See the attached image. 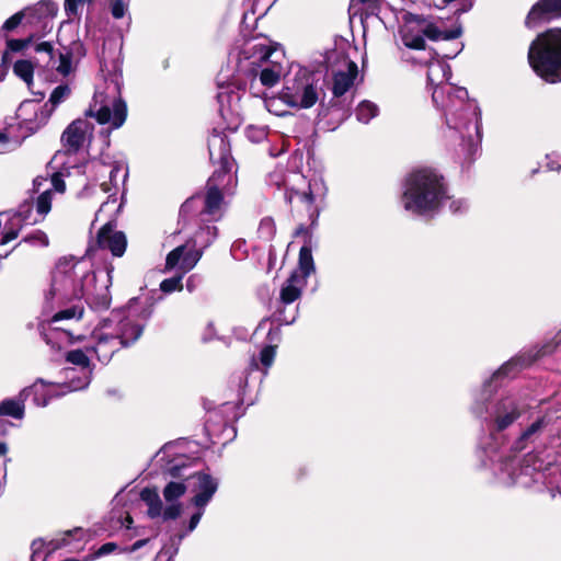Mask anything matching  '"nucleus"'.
I'll list each match as a JSON object with an SVG mask.
<instances>
[{"label":"nucleus","mask_w":561,"mask_h":561,"mask_svg":"<svg viewBox=\"0 0 561 561\" xmlns=\"http://www.w3.org/2000/svg\"><path fill=\"white\" fill-rule=\"evenodd\" d=\"M113 267L95 273L89 259L61 257L53 272L47 301H70L85 298L95 310H106L112 301L110 286Z\"/></svg>","instance_id":"nucleus-1"},{"label":"nucleus","mask_w":561,"mask_h":561,"mask_svg":"<svg viewBox=\"0 0 561 561\" xmlns=\"http://www.w3.org/2000/svg\"><path fill=\"white\" fill-rule=\"evenodd\" d=\"M285 55L266 37L247 41L237 56V70L240 73L259 76L262 85L272 88L285 75Z\"/></svg>","instance_id":"nucleus-2"},{"label":"nucleus","mask_w":561,"mask_h":561,"mask_svg":"<svg viewBox=\"0 0 561 561\" xmlns=\"http://www.w3.org/2000/svg\"><path fill=\"white\" fill-rule=\"evenodd\" d=\"M434 104L443 110L445 121L450 129L456 130L470 145L482 138L481 110L474 100H469L465 88L455 90V95L445 100V89L432 93Z\"/></svg>","instance_id":"nucleus-3"},{"label":"nucleus","mask_w":561,"mask_h":561,"mask_svg":"<svg viewBox=\"0 0 561 561\" xmlns=\"http://www.w3.org/2000/svg\"><path fill=\"white\" fill-rule=\"evenodd\" d=\"M210 160L219 164L207 182L205 195V213L218 219L222 216L225 202L224 194H231L237 185V178L232 172L233 160L230 156V146L220 134H213L208 139Z\"/></svg>","instance_id":"nucleus-4"},{"label":"nucleus","mask_w":561,"mask_h":561,"mask_svg":"<svg viewBox=\"0 0 561 561\" xmlns=\"http://www.w3.org/2000/svg\"><path fill=\"white\" fill-rule=\"evenodd\" d=\"M448 198L444 178L433 169L411 173L404 183L402 205L413 214L430 216Z\"/></svg>","instance_id":"nucleus-5"},{"label":"nucleus","mask_w":561,"mask_h":561,"mask_svg":"<svg viewBox=\"0 0 561 561\" xmlns=\"http://www.w3.org/2000/svg\"><path fill=\"white\" fill-rule=\"evenodd\" d=\"M141 334L140 324L122 311H113L93 330L90 350L95 353L101 363L106 364L121 347L135 343Z\"/></svg>","instance_id":"nucleus-6"},{"label":"nucleus","mask_w":561,"mask_h":561,"mask_svg":"<svg viewBox=\"0 0 561 561\" xmlns=\"http://www.w3.org/2000/svg\"><path fill=\"white\" fill-rule=\"evenodd\" d=\"M528 61L545 81L561 82V28L553 27L540 33L529 46Z\"/></svg>","instance_id":"nucleus-7"},{"label":"nucleus","mask_w":561,"mask_h":561,"mask_svg":"<svg viewBox=\"0 0 561 561\" xmlns=\"http://www.w3.org/2000/svg\"><path fill=\"white\" fill-rule=\"evenodd\" d=\"M85 114L112 129L122 127L127 118V106L121 98L118 82H106L103 90L98 89Z\"/></svg>","instance_id":"nucleus-8"},{"label":"nucleus","mask_w":561,"mask_h":561,"mask_svg":"<svg viewBox=\"0 0 561 561\" xmlns=\"http://www.w3.org/2000/svg\"><path fill=\"white\" fill-rule=\"evenodd\" d=\"M322 92L319 78L306 68H299L293 78L286 80L279 100L295 108H310Z\"/></svg>","instance_id":"nucleus-9"},{"label":"nucleus","mask_w":561,"mask_h":561,"mask_svg":"<svg viewBox=\"0 0 561 561\" xmlns=\"http://www.w3.org/2000/svg\"><path fill=\"white\" fill-rule=\"evenodd\" d=\"M187 466L183 459H178L176 462L168 468V473L175 479H185L188 489L195 493L192 499V504L195 507H206L217 491V481L205 472H197L194 474L186 473Z\"/></svg>","instance_id":"nucleus-10"},{"label":"nucleus","mask_w":561,"mask_h":561,"mask_svg":"<svg viewBox=\"0 0 561 561\" xmlns=\"http://www.w3.org/2000/svg\"><path fill=\"white\" fill-rule=\"evenodd\" d=\"M51 116V110L48 105L41 104L35 100L23 101L10 121H15V126L24 138L36 133L47 124Z\"/></svg>","instance_id":"nucleus-11"},{"label":"nucleus","mask_w":561,"mask_h":561,"mask_svg":"<svg viewBox=\"0 0 561 561\" xmlns=\"http://www.w3.org/2000/svg\"><path fill=\"white\" fill-rule=\"evenodd\" d=\"M90 382L89 371H84L83 376L72 379L70 383L47 382L44 379H37L31 387L34 392V402L38 407H46L50 399L85 388Z\"/></svg>","instance_id":"nucleus-12"},{"label":"nucleus","mask_w":561,"mask_h":561,"mask_svg":"<svg viewBox=\"0 0 561 561\" xmlns=\"http://www.w3.org/2000/svg\"><path fill=\"white\" fill-rule=\"evenodd\" d=\"M51 209V190L45 188L34 201L21 204L12 216L13 225L32 226L42 222Z\"/></svg>","instance_id":"nucleus-13"},{"label":"nucleus","mask_w":561,"mask_h":561,"mask_svg":"<svg viewBox=\"0 0 561 561\" xmlns=\"http://www.w3.org/2000/svg\"><path fill=\"white\" fill-rule=\"evenodd\" d=\"M202 255L203 252L195 244L179 245L167 255L164 272L178 271L185 275L197 265Z\"/></svg>","instance_id":"nucleus-14"},{"label":"nucleus","mask_w":561,"mask_h":561,"mask_svg":"<svg viewBox=\"0 0 561 561\" xmlns=\"http://www.w3.org/2000/svg\"><path fill=\"white\" fill-rule=\"evenodd\" d=\"M56 13V7L49 1H39L34 5L26 7L23 10L14 13L2 24V31L11 32L15 30L25 20L26 23L33 24L36 21L53 18Z\"/></svg>","instance_id":"nucleus-15"},{"label":"nucleus","mask_w":561,"mask_h":561,"mask_svg":"<svg viewBox=\"0 0 561 561\" xmlns=\"http://www.w3.org/2000/svg\"><path fill=\"white\" fill-rule=\"evenodd\" d=\"M93 126L87 119L73 121L62 133L61 141L68 152L75 153L92 137Z\"/></svg>","instance_id":"nucleus-16"},{"label":"nucleus","mask_w":561,"mask_h":561,"mask_svg":"<svg viewBox=\"0 0 561 561\" xmlns=\"http://www.w3.org/2000/svg\"><path fill=\"white\" fill-rule=\"evenodd\" d=\"M119 172H123V179L126 178L127 173L122 164H107L101 160H91L83 165V173L92 176L93 180L99 181L105 174H108L110 181H102L100 188L103 193H110L112 185L115 184L116 176Z\"/></svg>","instance_id":"nucleus-17"},{"label":"nucleus","mask_w":561,"mask_h":561,"mask_svg":"<svg viewBox=\"0 0 561 561\" xmlns=\"http://www.w3.org/2000/svg\"><path fill=\"white\" fill-rule=\"evenodd\" d=\"M96 245L108 250L113 256L121 257L126 251L127 239L125 233L116 230L112 222H106L98 232Z\"/></svg>","instance_id":"nucleus-18"},{"label":"nucleus","mask_w":561,"mask_h":561,"mask_svg":"<svg viewBox=\"0 0 561 561\" xmlns=\"http://www.w3.org/2000/svg\"><path fill=\"white\" fill-rule=\"evenodd\" d=\"M188 489L182 481H170L163 489L162 495L167 502L163 511V520L176 519L183 512V505L179 501Z\"/></svg>","instance_id":"nucleus-19"},{"label":"nucleus","mask_w":561,"mask_h":561,"mask_svg":"<svg viewBox=\"0 0 561 561\" xmlns=\"http://www.w3.org/2000/svg\"><path fill=\"white\" fill-rule=\"evenodd\" d=\"M491 415L493 417L495 428L497 431H503L519 417L520 410L516 400L507 397L493 404Z\"/></svg>","instance_id":"nucleus-20"},{"label":"nucleus","mask_w":561,"mask_h":561,"mask_svg":"<svg viewBox=\"0 0 561 561\" xmlns=\"http://www.w3.org/2000/svg\"><path fill=\"white\" fill-rule=\"evenodd\" d=\"M401 39L403 44L412 49H424L425 41L420 15L405 13L403 15V24L400 28Z\"/></svg>","instance_id":"nucleus-21"},{"label":"nucleus","mask_w":561,"mask_h":561,"mask_svg":"<svg viewBox=\"0 0 561 561\" xmlns=\"http://www.w3.org/2000/svg\"><path fill=\"white\" fill-rule=\"evenodd\" d=\"M451 76V70L448 64L439 59H433L428 64L427 80L436 89H445V100L455 95V90L459 87H453L445 83Z\"/></svg>","instance_id":"nucleus-22"},{"label":"nucleus","mask_w":561,"mask_h":561,"mask_svg":"<svg viewBox=\"0 0 561 561\" xmlns=\"http://www.w3.org/2000/svg\"><path fill=\"white\" fill-rule=\"evenodd\" d=\"M557 16H561V0H539L529 11L525 23L528 27H535Z\"/></svg>","instance_id":"nucleus-23"},{"label":"nucleus","mask_w":561,"mask_h":561,"mask_svg":"<svg viewBox=\"0 0 561 561\" xmlns=\"http://www.w3.org/2000/svg\"><path fill=\"white\" fill-rule=\"evenodd\" d=\"M241 93L232 84H219V92L217 93V101L219 104V112L222 117L237 114L240 108Z\"/></svg>","instance_id":"nucleus-24"},{"label":"nucleus","mask_w":561,"mask_h":561,"mask_svg":"<svg viewBox=\"0 0 561 561\" xmlns=\"http://www.w3.org/2000/svg\"><path fill=\"white\" fill-rule=\"evenodd\" d=\"M358 69L354 61L345 60V70H340L334 75L332 92L334 96H342L354 84Z\"/></svg>","instance_id":"nucleus-25"},{"label":"nucleus","mask_w":561,"mask_h":561,"mask_svg":"<svg viewBox=\"0 0 561 561\" xmlns=\"http://www.w3.org/2000/svg\"><path fill=\"white\" fill-rule=\"evenodd\" d=\"M307 280L304 276H299L294 271L280 287L279 297L283 304H291L300 298L302 289L306 287Z\"/></svg>","instance_id":"nucleus-26"},{"label":"nucleus","mask_w":561,"mask_h":561,"mask_svg":"<svg viewBox=\"0 0 561 561\" xmlns=\"http://www.w3.org/2000/svg\"><path fill=\"white\" fill-rule=\"evenodd\" d=\"M420 23L423 26L424 36L431 41H448L460 36L461 30H440L435 23L431 22L426 18L420 15Z\"/></svg>","instance_id":"nucleus-27"},{"label":"nucleus","mask_w":561,"mask_h":561,"mask_svg":"<svg viewBox=\"0 0 561 561\" xmlns=\"http://www.w3.org/2000/svg\"><path fill=\"white\" fill-rule=\"evenodd\" d=\"M25 138L15 124L7 122L4 129H0V151H9L18 148Z\"/></svg>","instance_id":"nucleus-28"},{"label":"nucleus","mask_w":561,"mask_h":561,"mask_svg":"<svg viewBox=\"0 0 561 561\" xmlns=\"http://www.w3.org/2000/svg\"><path fill=\"white\" fill-rule=\"evenodd\" d=\"M327 192L325 184L322 179L314 178L309 181L308 192L295 193V196L307 206H312L318 198H323Z\"/></svg>","instance_id":"nucleus-29"},{"label":"nucleus","mask_w":561,"mask_h":561,"mask_svg":"<svg viewBox=\"0 0 561 561\" xmlns=\"http://www.w3.org/2000/svg\"><path fill=\"white\" fill-rule=\"evenodd\" d=\"M33 188L34 192L37 194L43 192L45 188H50L53 198L55 193L62 194L65 192L66 184L61 175L55 173L50 179L45 176H37L36 179H34Z\"/></svg>","instance_id":"nucleus-30"},{"label":"nucleus","mask_w":561,"mask_h":561,"mask_svg":"<svg viewBox=\"0 0 561 561\" xmlns=\"http://www.w3.org/2000/svg\"><path fill=\"white\" fill-rule=\"evenodd\" d=\"M140 499L148 506V515L151 518H156L159 516L163 517L164 507L162 505V501L160 499L159 493L154 489L146 488L140 492Z\"/></svg>","instance_id":"nucleus-31"},{"label":"nucleus","mask_w":561,"mask_h":561,"mask_svg":"<svg viewBox=\"0 0 561 561\" xmlns=\"http://www.w3.org/2000/svg\"><path fill=\"white\" fill-rule=\"evenodd\" d=\"M378 114V105L368 100L359 102L355 108L356 119L362 124H368L373 118L377 117Z\"/></svg>","instance_id":"nucleus-32"},{"label":"nucleus","mask_w":561,"mask_h":561,"mask_svg":"<svg viewBox=\"0 0 561 561\" xmlns=\"http://www.w3.org/2000/svg\"><path fill=\"white\" fill-rule=\"evenodd\" d=\"M296 271L299 273V276H304L306 280L314 272L311 249L307 245H304L299 251L298 270Z\"/></svg>","instance_id":"nucleus-33"},{"label":"nucleus","mask_w":561,"mask_h":561,"mask_svg":"<svg viewBox=\"0 0 561 561\" xmlns=\"http://www.w3.org/2000/svg\"><path fill=\"white\" fill-rule=\"evenodd\" d=\"M71 95V88L69 84L64 83L57 85L50 93L49 99L44 105H48V108L51 110V114L56 110L58 105L66 102Z\"/></svg>","instance_id":"nucleus-34"},{"label":"nucleus","mask_w":561,"mask_h":561,"mask_svg":"<svg viewBox=\"0 0 561 561\" xmlns=\"http://www.w3.org/2000/svg\"><path fill=\"white\" fill-rule=\"evenodd\" d=\"M70 537H71L70 533L66 534L65 537L60 540V542L53 545L51 547H47L46 553H48L57 548L68 546L70 543V540H69ZM44 547H45L44 541H42V540L33 541V543H32V550H33L32 561H44L43 553L41 552L42 548H44ZM44 554H45V552H44Z\"/></svg>","instance_id":"nucleus-35"},{"label":"nucleus","mask_w":561,"mask_h":561,"mask_svg":"<svg viewBox=\"0 0 561 561\" xmlns=\"http://www.w3.org/2000/svg\"><path fill=\"white\" fill-rule=\"evenodd\" d=\"M0 415H8L14 419H22L24 415V404L20 400L8 399L0 403Z\"/></svg>","instance_id":"nucleus-36"},{"label":"nucleus","mask_w":561,"mask_h":561,"mask_svg":"<svg viewBox=\"0 0 561 561\" xmlns=\"http://www.w3.org/2000/svg\"><path fill=\"white\" fill-rule=\"evenodd\" d=\"M13 72L31 88L34 77V65L30 60L15 61Z\"/></svg>","instance_id":"nucleus-37"},{"label":"nucleus","mask_w":561,"mask_h":561,"mask_svg":"<svg viewBox=\"0 0 561 561\" xmlns=\"http://www.w3.org/2000/svg\"><path fill=\"white\" fill-rule=\"evenodd\" d=\"M183 277H184V275H182L181 273H178V275H175L173 277L163 279L160 284L161 291H163L165 294H171L173 291H181L183 289V283H182Z\"/></svg>","instance_id":"nucleus-38"},{"label":"nucleus","mask_w":561,"mask_h":561,"mask_svg":"<svg viewBox=\"0 0 561 561\" xmlns=\"http://www.w3.org/2000/svg\"><path fill=\"white\" fill-rule=\"evenodd\" d=\"M67 362L80 366L82 368H88L90 365V359L87 354L81 350H73L67 353L66 355Z\"/></svg>","instance_id":"nucleus-39"},{"label":"nucleus","mask_w":561,"mask_h":561,"mask_svg":"<svg viewBox=\"0 0 561 561\" xmlns=\"http://www.w3.org/2000/svg\"><path fill=\"white\" fill-rule=\"evenodd\" d=\"M129 1L127 0H110V11L114 19L119 20L125 16L128 11Z\"/></svg>","instance_id":"nucleus-40"},{"label":"nucleus","mask_w":561,"mask_h":561,"mask_svg":"<svg viewBox=\"0 0 561 561\" xmlns=\"http://www.w3.org/2000/svg\"><path fill=\"white\" fill-rule=\"evenodd\" d=\"M196 237L201 239L204 248H206L209 244H211L217 238V228L215 226H207L205 228H202L197 232Z\"/></svg>","instance_id":"nucleus-41"},{"label":"nucleus","mask_w":561,"mask_h":561,"mask_svg":"<svg viewBox=\"0 0 561 561\" xmlns=\"http://www.w3.org/2000/svg\"><path fill=\"white\" fill-rule=\"evenodd\" d=\"M82 313H83V310L81 308H78V307H71V308H68V309H65V310H61L59 312H57L51 321L53 322H57L59 320H68V319H80L82 317Z\"/></svg>","instance_id":"nucleus-42"},{"label":"nucleus","mask_w":561,"mask_h":561,"mask_svg":"<svg viewBox=\"0 0 561 561\" xmlns=\"http://www.w3.org/2000/svg\"><path fill=\"white\" fill-rule=\"evenodd\" d=\"M276 346H273V345H268V346H265L261 353H260V362L262 363V365L264 366L265 368V371L264 374L267 373V369L272 366V364L274 363V359H275V355H276V351H275Z\"/></svg>","instance_id":"nucleus-43"},{"label":"nucleus","mask_w":561,"mask_h":561,"mask_svg":"<svg viewBox=\"0 0 561 561\" xmlns=\"http://www.w3.org/2000/svg\"><path fill=\"white\" fill-rule=\"evenodd\" d=\"M35 39L34 35L28 36L27 38L22 39H9L7 42V47L11 51H21L27 48Z\"/></svg>","instance_id":"nucleus-44"},{"label":"nucleus","mask_w":561,"mask_h":561,"mask_svg":"<svg viewBox=\"0 0 561 561\" xmlns=\"http://www.w3.org/2000/svg\"><path fill=\"white\" fill-rule=\"evenodd\" d=\"M24 241L39 247H47L49 244L47 234L42 230L31 233L24 239Z\"/></svg>","instance_id":"nucleus-45"},{"label":"nucleus","mask_w":561,"mask_h":561,"mask_svg":"<svg viewBox=\"0 0 561 561\" xmlns=\"http://www.w3.org/2000/svg\"><path fill=\"white\" fill-rule=\"evenodd\" d=\"M245 135L252 142H260L266 137L264 128L250 126L245 130Z\"/></svg>","instance_id":"nucleus-46"},{"label":"nucleus","mask_w":561,"mask_h":561,"mask_svg":"<svg viewBox=\"0 0 561 561\" xmlns=\"http://www.w3.org/2000/svg\"><path fill=\"white\" fill-rule=\"evenodd\" d=\"M71 56L69 54H60L57 71L62 76H68L71 72Z\"/></svg>","instance_id":"nucleus-47"},{"label":"nucleus","mask_w":561,"mask_h":561,"mask_svg":"<svg viewBox=\"0 0 561 561\" xmlns=\"http://www.w3.org/2000/svg\"><path fill=\"white\" fill-rule=\"evenodd\" d=\"M21 228V225H13V221L11 220V227L7 229L3 233L1 243L7 244L10 241L14 240L19 236V231Z\"/></svg>","instance_id":"nucleus-48"},{"label":"nucleus","mask_w":561,"mask_h":561,"mask_svg":"<svg viewBox=\"0 0 561 561\" xmlns=\"http://www.w3.org/2000/svg\"><path fill=\"white\" fill-rule=\"evenodd\" d=\"M379 0H351L350 10L355 13L359 10V5H365L367 10H374Z\"/></svg>","instance_id":"nucleus-49"},{"label":"nucleus","mask_w":561,"mask_h":561,"mask_svg":"<svg viewBox=\"0 0 561 561\" xmlns=\"http://www.w3.org/2000/svg\"><path fill=\"white\" fill-rule=\"evenodd\" d=\"M196 508H197V512L192 515L190 523H188V528H187L188 533L193 531L197 527V525L204 514L205 507H196Z\"/></svg>","instance_id":"nucleus-50"},{"label":"nucleus","mask_w":561,"mask_h":561,"mask_svg":"<svg viewBox=\"0 0 561 561\" xmlns=\"http://www.w3.org/2000/svg\"><path fill=\"white\" fill-rule=\"evenodd\" d=\"M543 426V420H538L536 422H534L523 434H522V438L523 439H527L529 438L533 434L537 433L538 431H540Z\"/></svg>","instance_id":"nucleus-51"},{"label":"nucleus","mask_w":561,"mask_h":561,"mask_svg":"<svg viewBox=\"0 0 561 561\" xmlns=\"http://www.w3.org/2000/svg\"><path fill=\"white\" fill-rule=\"evenodd\" d=\"M36 53H46L51 56L53 54V45L49 42H42L35 45L34 47Z\"/></svg>","instance_id":"nucleus-52"},{"label":"nucleus","mask_w":561,"mask_h":561,"mask_svg":"<svg viewBox=\"0 0 561 561\" xmlns=\"http://www.w3.org/2000/svg\"><path fill=\"white\" fill-rule=\"evenodd\" d=\"M450 209L451 211L454 213H458L465 208H467V203L466 201L463 199H454L451 203H450Z\"/></svg>","instance_id":"nucleus-53"},{"label":"nucleus","mask_w":561,"mask_h":561,"mask_svg":"<svg viewBox=\"0 0 561 561\" xmlns=\"http://www.w3.org/2000/svg\"><path fill=\"white\" fill-rule=\"evenodd\" d=\"M116 549V545L114 542H107L105 545H103L100 549H99V554L100 556H104V554H108L111 553L112 551H114Z\"/></svg>","instance_id":"nucleus-54"},{"label":"nucleus","mask_w":561,"mask_h":561,"mask_svg":"<svg viewBox=\"0 0 561 561\" xmlns=\"http://www.w3.org/2000/svg\"><path fill=\"white\" fill-rule=\"evenodd\" d=\"M277 99L273 98V99H268L265 101V106L267 108L268 112H272L276 115H282V112L277 111L276 108H274V105L277 103Z\"/></svg>","instance_id":"nucleus-55"},{"label":"nucleus","mask_w":561,"mask_h":561,"mask_svg":"<svg viewBox=\"0 0 561 561\" xmlns=\"http://www.w3.org/2000/svg\"><path fill=\"white\" fill-rule=\"evenodd\" d=\"M472 410L479 416H482L484 414V412L486 411L484 405L482 403H480L478 400L473 404Z\"/></svg>","instance_id":"nucleus-56"},{"label":"nucleus","mask_w":561,"mask_h":561,"mask_svg":"<svg viewBox=\"0 0 561 561\" xmlns=\"http://www.w3.org/2000/svg\"><path fill=\"white\" fill-rule=\"evenodd\" d=\"M148 542L147 539L137 540L129 549V552H135L136 550L142 548Z\"/></svg>","instance_id":"nucleus-57"},{"label":"nucleus","mask_w":561,"mask_h":561,"mask_svg":"<svg viewBox=\"0 0 561 561\" xmlns=\"http://www.w3.org/2000/svg\"><path fill=\"white\" fill-rule=\"evenodd\" d=\"M510 364L501 367L492 377V379H497L500 376L504 375L507 373L508 368H510Z\"/></svg>","instance_id":"nucleus-58"},{"label":"nucleus","mask_w":561,"mask_h":561,"mask_svg":"<svg viewBox=\"0 0 561 561\" xmlns=\"http://www.w3.org/2000/svg\"><path fill=\"white\" fill-rule=\"evenodd\" d=\"M215 333H214V328H213V323H209L207 325V333L206 335L204 336V340H211L214 337Z\"/></svg>","instance_id":"nucleus-59"},{"label":"nucleus","mask_w":561,"mask_h":561,"mask_svg":"<svg viewBox=\"0 0 561 561\" xmlns=\"http://www.w3.org/2000/svg\"><path fill=\"white\" fill-rule=\"evenodd\" d=\"M556 347V344H547L542 347V350L540 351L541 355H546V354H549L552 352V350Z\"/></svg>","instance_id":"nucleus-60"},{"label":"nucleus","mask_w":561,"mask_h":561,"mask_svg":"<svg viewBox=\"0 0 561 561\" xmlns=\"http://www.w3.org/2000/svg\"><path fill=\"white\" fill-rule=\"evenodd\" d=\"M92 193V186L87 185L80 193L81 197H89Z\"/></svg>","instance_id":"nucleus-61"},{"label":"nucleus","mask_w":561,"mask_h":561,"mask_svg":"<svg viewBox=\"0 0 561 561\" xmlns=\"http://www.w3.org/2000/svg\"><path fill=\"white\" fill-rule=\"evenodd\" d=\"M268 336L271 342L275 341L278 337V330L276 329L274 332L273 329H270Z\"/></svg>","instance_id":"nucleus-62"},{"label":"nucleus","mask_w":561,"mask_h":561,"mask_svg":"<svg viewBox=\"0 0 561 561\" xmlns=\"http://www.w3.org/2000/svg\"><path fill=\"white\" fill-rule=\"evenodd\" d=\"M8 451L5 443L0 442V457H4Z\"/></svg>","instance_id":"nucleus-63"},{"label":"nucleus","mask_w":561,"mask_h":561,"mask_svg":"<svg viewBox=\"0 0 561 561\" xmlns=\"http://www.w3.org/2000/svg\"><path fill=\"white\" fill-rule=\"evenodd\" d=\"M131 524H133V518H131V516L127 515L123 522V525L126 526L127 528H130Z\"/></svg>","instance_id":"nucleus-64"}]
</instances>
